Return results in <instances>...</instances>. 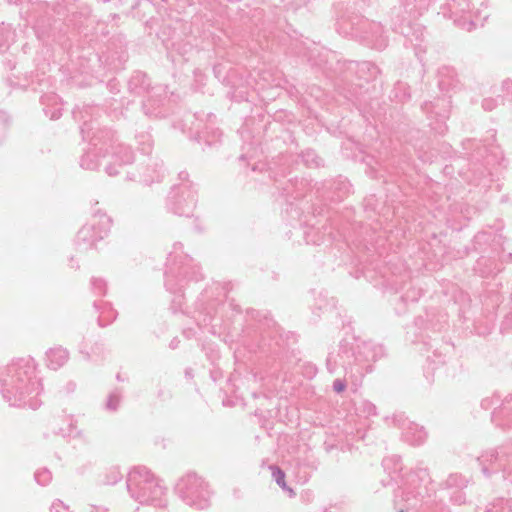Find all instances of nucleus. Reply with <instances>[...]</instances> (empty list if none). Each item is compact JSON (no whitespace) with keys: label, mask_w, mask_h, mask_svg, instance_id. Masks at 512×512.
I'll list each match as a JSON object with an SVG mask.
<instances>
[{"label":"nucleus","mask_w":512,"mask_h":512,"mask_svg":"<svg viewBox=\"0 0 512 512\" xmlns=\"http://www.w3.org/2000/svg\"><path fill=\"white\" fill-rule=\"evenodd\" d=\"M273 470V476L276 479V482L281 486L285 487V474L284 472L279 468H272Z\"/></svg>","instance_id":"1"},{"label":"nucleus","mask_w":512,"mask_h":512,"mask_svg":"<svg viewBox=\"0 0 512 512\" xmlns=\"http://www.w3.org/2000/svg\"><path fill=\"white\" fill-rule=\"evenodd\" d=\"M343 389H344V386L342 384H340V383L339 384H337V383L335 384V390L336 391L341 392V391H343Z\"/></svg>","instance_id":"2"}]
</instances>
